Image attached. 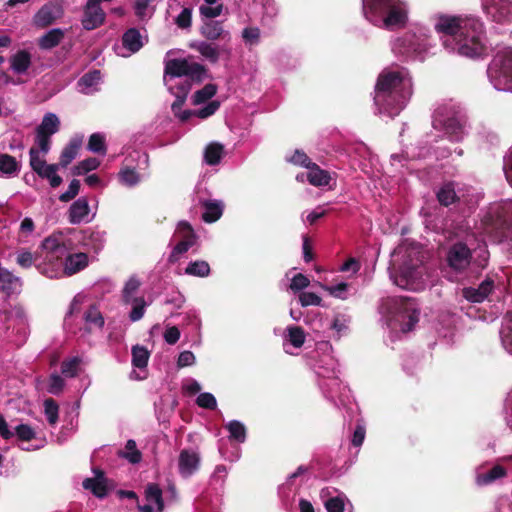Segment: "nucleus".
<instances>
[{"mask_svg":"<svg viewBox=\"0 0 512 512\" xmlns=\"http://www.w3.org/2000/svg\"><path fill=\"white\" fill-rule=\"evenodd\" d=\"M204 74L202 65L187 59H171L165 63L164 83L168 91L175 96L172 103V111L181 122H188L194 117L207 119L215 114L220 107V102L211 100L217 89L213 84H206L192 96V104L205 106L194 110H181L193 82L200 81Z\"/></svg>","mask_w":512,"mask_h":512,"instance_id":"obj_1","label":"nucleus"},{"mask_svg":"<svg viewBox=\"0 0 512 512\" xmlns=\"http://www.w3.org/2000/svg\"><path fill=\"white\" fill-rule=\"evenodd\" d=\"M389 274L393 283L402 289L423 290L429 282V275L422 247L409 240L400 243L391 254Z\"/></svg>","mask_w":512,"mask_h":512,"instance_id":"obj_2","label":"nucleus"},{"mask_svg":"<svg viewBox=\"0 0 512 512\" xmlns=\"http://www.w3.org/2000/svg\"><path fill=\"white\" fill-rule=\"evenodd\" d=\"M77 248L71 239H66L62 234H52L41 242L42 253L40 257L49 262L37 265V270L48 278H56L62 272L66 276H72L84 270L89 264L86 252H72Z\"/></svg>","mask_w":512,"mask_h":512,"instance_id":"obj_3","label":"nucleus"},{"mask_svg":"<svg viewBox=\"0 0 512 512\" xmlns=\"http://www.w3.org/2000/svg\"><path fill=\"white\" fill-rule=\"evenodd\" d=\"M413 93L412 79L404 67L384 69L375 86L374 104L377 112L390 118L397 116Z\"/></svg>","mask_w":512,"mask_h":512,"instance_id":"obj_4","label":"nucleus"},{"mask_svg":"<svg viewBox=\"0 0 512 512\" xmlns=\"http://www.w3.org/2000/svg\"><path fill=\"white\" fill-rule=\"evenodd\" d=\"M485 24L474 14L450 15V46L459 55L479 59L486 55Z\"/></svg>","mask_w":512,"mask_h":512,"instance_id":"obj_5","label":"nucleus"},{"mask_svg":"<svg viewBox=\"0 0 512 512\" xmlns=\"http://www.w3.org/2000/svg\"><path fill=\"white\" fill-rule=\"evenodd\" d=\"M362 12L375 27L395 31L407 24L409 6L405 0H362Z\"/></svg>","mask_w":512,"mask_h":512,"instance_id":"obj_6","label":"nucleus"},{"mask_svg":"<svg viewBox=\"0 0 512 512\" xmlns=\"http://www.w3.org/2000/svg\"><path fill=\"white\" fill-rule=\"evenodd\" d=\"M322 346L329 352L318 356L312 367L317 375L319 388L325 398L339 407L347 403L350 391L341 383L338 377V361L330 353L332 348L328 343Z\"/></svg>","mask_w":512,"mask_h":512,"instance_id":"obj_7","label":"nucleus"},{"mask_svg":"<svg viewBox=\"0 0 512 512\" xmlns=\"http://www.w3.org/2000/svg\"><path fill=\"white\" fill-rule=\"evenodd\" d=\"M381 311L387 318L388 327L402 333L412 331L420 319V308L413 298H386L382 301Z\"/></svg>","mask_w":512,"mask_h":512,"instance_id":"obj_8","label":"nucleus"},{"mask_svg":"<svg viewBox=\"0 0 512 512\" xmlns=\"http://www.w3.org/2000/svg\"><path fill=\"white\" fill-rule=\"evenodd\" d=\"M482 198V193L475 187L450 181V221L456 222V219H452V215H457L459 229L466 231L468 226L464 223L476 210Z\"/></svg>","mask_w":512,"mask_h":512,"instance_id":"obj_9","label":"nucleus"},{"mask_svg":"<svg viewBox=\"0 0 512 512\" xmlns=\"http://www.w3.org/2000/svg\"><path fill=\"white\" fill-rule=\"evenodd\" d=\"M430 49L426 31L422 28L409 30L391 42L393 54L403 60L423 61Z\"/></svg>","mask_w":512,"mask_h":512,"instance_id":"obj_10","label":"nucleus"},{"mask_svg":"<svg viewBox=\"0 0 512 512\" xmlns=\"http://www.w3.org/2000/svg\"><path fill=\"white\" fill-rule=\"evenodd\" d=\"M487 76L496 90L512 93V47L496 50L488 65Z\"/></svg>","mask_w":512,"mask_h":512,"instance_id":"obj_11","label":"nucleus"},{"mask_svg":"<svg viewBox=\"0 0 512 512\" xmlns=\"http://www.w3.org/2000/svg\"><path fill=\"white\" fill-rule=\"evenodd\" d=\"M149 157L146 153L133 151L124 160L118 173L119 182L126 187L138 185L147 175Z\"/></svg>","mask_w":512,"mask_h":512,"instance_id":"obj_12","label":"nucleus"},{"mask_svg":"<svg viewBox=\"0 0 512 512\" xmlns=\"http://www.w3.org/2000/svg\"><path fill=\"white\" fill-rule=\"evenodd\" d=\"M141 282L136 276H131L122 289V302L124 305L131 306L129 319L132 322L143 318L149 303L144 295L140 294Z\"/></svg>","mask_w":512,"mask_h":512,"instance_id":"obj_13","label":"nucleus"},{"mask_svg":"<svg viewBox=\"0 0 512 512\" xmlns=\"http://www.w3.org/2000/svg\"><path fill=\"white\" fill-rule=\"evenodd\" d=\"M483 224L487 233L503 234L504 230L512 226V200L494 204L483 217Z\"/></svg>","mask_w":512,"mask_h":512,"instance_id":"obj_14","label":"nucleus"},{"mask_svg":"<svg viewBox=\"0 0 512 512\" xmlns=\"http://www.w3.org/2000/svg\"><path fill=\"white\" fill-rule=\"evenodd\" d=\"M471 131V122L467 109L460 102L450 99V143H460L468 137Z\"/></svg>","mask_w":512,"mask_h":512,"instance_id":"obj_15","label":"nucleus"},{"mask_svg":"<svg viewBox=\"0 0 512 512\" xmlns=\"http://www.w3.org/2000/svg\"><path fill=\"white\" fill-rule=\"evenodd\" d=\"M479 2L487 21L500 26L512 24V0H479Z\"/></svg>","mask_w":512,"mask_h":512,"instance_id":"obj_16","label":"nucleus"},{"mask_svg":"<svg viewBox=\"0 0 512 512\" xmlns=\"http://www.w3.org/2000/svg\"><path fill=\"white\" fill-rule=\"evenodd\" d=\"M60 119L52 112L46 113L41 123L35 129L36 149L41 151L42 155L48 154L51 148V137L60 129Z\"/></svg>","mask_w":512,"mask_h":512,"instance_id":"obj_17","label":"nucleus"},{"mask_svg":"<svg viewBox=\"0 0 512 512\" xmlns=\"http://www.w3.org/2000/svg\"><path fill=\"white\" fill-rule=\"evenodd\" d=\"M66 239H71V243H73L77 248L84 249L87 254L89 252L98 254L104 248L106 232L88 228L85 230L74 231L71 236L66 237Z\"/></svg>","mask_w":512,"mask_h":512,"instance_id":"obj_18","label":"nucleus"},{"mask_svg":"<svg viewBox=\"0 0 512 512\" xmlns=\"http://www.w3.org/2000/svg\"><path fill=\"white\" fill-rule=\"evenodd\" d=\"M41 151L35 147L29 150L30 166L39 177L47 179L51 187L56 188L62 183V178L57 174L59 169L58 164H48L46 160L41 157Z\"/></svg>","mask_w":512,"mask_h":512,"instance_id":"obj_19","label":"nucleus"},{"mask_svg":"<svg viewBox=\"0 0 512 512\" xmlns=\"http://www.w3.org/2000/svg\"><path fill=\"white\" fill-rule=\"evenodd\" d=\"M176 234L180 236L181 239L173 247L168 257V262L172 264L178 262L182 256L187 253L191 247L194 246L196 241L194 231L188 222H179Z\"/></svg>","mask_w":512,"mask_h":512,"instance_id":"obj_20","label":"nucleus"},{"mask_svg":"<svg viewBox=\"0 0 512 512\" xmlns=\"http://www.w3.org/2000/svg\"><path fill=\"white\" fill-rule=\"evenodd\" d=\"M425 226L435 234L433 240L439 245L440 257H447L448 252L444 246L448 239L446 217L439 213H428L425 218Z\"/></svg>","mask_w":512,"mask_h":512,"instance_id":"obj_21","label":"nucleus"},{"mask_svg":"<svg viewBox=\"0 0 512 512\" xmlns=\"http://www.w3.org/2000/svg\"><path fill=\"white\" fill-rule=\"evenodd\" d=\"M105 19L106 13L101 5L95 0H87L81 17L82 27L87 31L97 29L104 24Z\"/></svg>","mask_w":512,"mask_h":512,"instance_id":"obj_22","label":"nucleus"},{"mask_svg":"<svg viewBox=\"0 0 512 512\" xmlns=\"http://www.w3.org/2000/svg\"><path fill=\"white\" fill-rule=\"evenodd\" d=\"M63 14V7L59 3L48 2L36 12L33 23L36 27L45 28L60 19Z\"/></svg>","mask_w":512,"mask_h":512,"instance_id":"obj_23","label":"nucleus"},{"mask_svg":"<svg viewBox=\"0 0 512 512\" xmlns=\"http://www.w3.org/2000/svg\"><path fill=\"white\" fill-rule=\"evenodd\" d=\"M190 47L210 63H217L220 59L221 55H226L227 57L231 54V49L226 45H216L207 41H195L190 44Z\"/></svg>","mask_w":512,"mask_h":512,"instance_id":"obj_24","label":"nucleus"},{"mask_svg":"<svg viewBox=\"0 0 512 512\" xmlns=\"http://www.w3.org/2000/svg\"><path fill=\"white\" fill-rule=\"evenodd\" d=\"M200 466V455L196 450L184 449L178 458V469L182 477L188 478L193 475Z\"/></svg>","mask_w":512,"mask_h":512,"instance_id":"obj_25","label":"nucleus"},{"mask_svg":"<svg viewBox=\"0 0 512 512\" xmlns=\"http://www.w3.org/2000/svg\"><path fill=\"white\" fill-rule=\"evenodd\" d=\"M471 262V249L466 243L457 242L450 246V269L463 270Z\"/></svg>","mask_w":512,"mask_h":512,"instance_id":"obj_26","label":"nucleus"},{"mask_svg":"<svg viewBox=\"0 0 512 512\" xmlns=\"http://www.w3.org/2000/svg\"><path fill=\"white\" fill-rule=\"evenodd\" d=\"M201 35L210 41L231 40V33L224 28L223 22L218 20H205L200 28Z\"/></svg>","mask_w":512,"mask_h":512,"instance_id":"obj_27","label":"nucleus"},{"mask_svg":"<svg viewBox=\"0 0 512 512\" xmlns=\"http://www.w3.org/2000/svg\"><path fill=\"white\" fill-rule=\"evenodd\" d=\"M94 217L90 216V207L86 197H80L72 203L68 211V220L71 224L88 223Z\"/></svg>","mask_w":512,"mask_h":512,"instance_id":"obj_28","label":"nucleus"},{"mask_svg":"<svg viewBox=\"0 0 512 512\" xmlns=\"http://www.w3.org/2000/svg\"><path fill=\"white\" fill-rule=\"evenodd\" d=\"M507 476V470L502 465L496 464L490 470L483 471L482 466L475 470V483L477 486H488Z\"/></svg>","mask_w":512,"mask_h":512,"instance_id":"obj_29","label":"nucleus"},{"mask_svg":"<svg viewBox=\"0 0 512 512\" xmlns=\"http://www.w3.org/2000/svg\"><path fill=\"white\" fill-rule=\"evenodd\" d=\"M494 288V282L491 279H485L477 288L465 287L461 290V296L471 303H481Z\"/></svg>","mask_w":512,"mask_h":512,"instance_id":"obj_30","label":"nucleus"},{"mask_svg":"<svg viewBox=\"0 0 512 512\" xmlns=\"http://www.w3.org/2000/svg\"><path fill=\"white\" fill-rule=\"evenodd\" d=\"M147 41L146 36H143L136 28H129L122 36V45L129 53L122 54V56H129L138 52Z\"/></svg>","mask_w":512,"mask_h":512,"instance_id":"obj_31","label":"nucleus"},{"mask_svg":"<svg viewBox=\"0 0 512 512\" xmlns=\"http://www.w3.org/2000/svg\"><path fill=\"white\" fill-rule=\"evenodd\" d=\"M432 128L437 132V137H443L448 133V106L446 103H439L432 113Z\"/></svg>","mask_w":512,"mask_h":512,"instance_id":"obj_32","label":"nucleus"},{"mask_svg":"<svg viewBox=\"0 0 512 512\" xmlns=\"http://www.w3.org/2000/svg\"><path fill=\"white\" fill-rule=\"evenodd\" d=\"M305 339L306 335L301 327L293 325L287 326L283 334V346L285 352L292 354V352L289 351L288 346L290 345L293 348L299 349L303 346Z\"/></svg>","mask_w":512,"mask_h":512,"instance_id":"obj_33","label":"nucleus"},{"mask_svg":"<svg viewBox=\"0 0 512 512\" xmlns=\"http://www.w3.org/2000/svg\"><path fill=\"white\" fill-rule=\"evenodd\" d=\"M22 286V281L11 271L4 268L0 272V293H4L7 297L18 293Z\"/></svg>","mask_w":512,"mask_h":512,"instance_id":"obj_34","label":"nucleus"},{"mask_svg":"<svg viewBox=\"0 0 512 512\" xmlns=\"http://www.w3.org/2000/svg\"><path fill=\"white\" fill-rule=\"evenodd\" d=\"M42 253L41 245L37 250L36 254L33 255L28 249H20L16 252V263L24 269H28L32 267L34 264L37 267L39 264H45L46 267H49V262L44 261L43 257H40Z\"/></svg>","mask_w":512,"mask_h":512,"instance_id":"obj_35","label":"nucleus"},{"mask_svg":"<svg viewBox=\"0 0 512 512\" xmlns=\"http://www.w3.org/2000/svg\"><path fill=\"white\" fill-rule=\"evenodd\" d=\"M95 477L86 478L83 487L90 490L96 497L103 498L107 495L106 479L102 471L94 469Z\"/></svg>","mask_w":512,"mask_h":512,"instance_id":"obj_36","label":"nucleus"},{"mask_svg":"<svg viewBox=\"0 0 512 512\" xmlns=\"http://www.w3.org/2000/svg\"><path fill=\"white\" fill-rule=\"evenodd\" d=\"M101 82V73L99 70H93L84 74L77 82L78 89L81 93L89 95L98 91Z\"/></svg>","mask_w":512,"mask_h":512,"instance_id":"obj_37","label":"nucleus"},{"mask_svg":"<svg viewBox=\"0 0 512 512\" xmlns=\"http://www.w3.org/2000/svg\"><path fill=\"white\" fill-rule=\"evenodd\" d=\"M201 205L204 210L202 218L207 223L217 221L223 214L224 204L221 200H203Z\"/></svg>","mask_w":512,"mask_h":512,"instance_id":"obj_38","label":"nucleus"},{"mask_svg":"<svg viewBox=\"0 0 512 512\" xmlns=\"http://www.w3.org/2000/svg\"><path fill=\"white\" fill-rule=\"evenodd\" d=\"M510 289L512 292V282ZM499 334L503 348L512 355V311L507 312L503 317Z\"/></svg>","mask_w":512,"mask_h":512,"instance_id":"obj_39","label":"nucleus"},{"mask_svg":"<svg viewBox=\"0 0 512 512\" xmlns=\"http://www.w3.org/2000/svg\"><path fill=\"white\" fill-rule=\"evenodd\" d=\"M327 512H353V506L345 494L339 493L324 501Z\"/></svg>","mask_w":512,"mask_h":512,"instance_id":"obj_40","label":"nucleus"},{"mask_svg":"<svg viewBox=\"0 0 512 512\" xmlns=\"http://www.w3.org/2000/svg\"><path fill=\"white\" fill-rule=\"evenodd\" d=\"M82 144V137L75 136L70 139L69 143L63 148L61 155L59 166L65 168L67 167L77 156L78 150Z\"/></svg>","mask_w":512,"mask_h":512,"instance_id":"obj_41","label":"nucleus"},{"mask_svg":"<svg viewBox=\"0 0 512 512\" xmlns=\"http://www.w3.org/2000/svg\"><path fill=\"white\" fill-rule=\"evenodd\" d=\"M307 169V180L311 185L316 187L329 185L331 177L326 170L321 169L315 163H312Z\"/></svg>","mask_w":512,"mask_h":512,"instance_id":"obj_42","label":"nucleus"},{"mask_svg":"<svg viewBox=\"0 0 512 512\" xmlns=\"http://www.w3.org/2000/svg\"><path fill=\"white\" fill-rule=\"evenodd\" d=\"M152 2L153 0H134L133 10L139 22L145 23L154 15L155 7Z\"/></svg>","mask_w":512,"mask_h":512,"instance_id":"obj_43","label":"nucleus"},{"mask_svg":"<svg viewBox=\"0 0 512 512\" xmlns=\"http://www.w3.org/2000/svg\"><path fill=\"white\" fill-rule=\"evenodd\" d=\"M31 65V55L25 50L18 51L10 59V66L14 73L24 74Z\"/></svg>","mask_w":512,"mask_h":512,"instance_id":"obj_44","label":"nucleus"},{"mask_svg":"<svg viewBox=\"0 0 512 512\" xmlns=\"http://www.w3.org/2000/svg\"><path fill=\"white\" fill-rule=\"evenodd\" d=\"M20 168V162L15 157L0 153V176H16L20 172Z\"/></svg>","mask_w":512,"mask_h":512,"instance_id":"obj_45","label":"nucleus"},{"mask_svg":"<svg viewBox=\"0 0 512 512\" xmlns=\"http://www.w3.org/2000/svg\"><path fill=\"white\" fill-rule=\"evenodd\" d=\"M223 156L224 146L218 142H211L204 150V161L211 166L219 164Z\"/></svg>","mask_w":512,"mask_h":512,"instance_id":"obj_46","label":"nucleus"},{"mask_svg":"<svg viewBox=\"0 0 512 512\" xmlns=\"http://www.w3.org/2000/svg\"><path fill=\"white\" fill-rule=\"evenodd\" d=\"M64 37V31L60 28H53L39 39V46L48 50L56 47Z\"/></svg>","mask_w":512,"mask_h":512,"instance_id":"obj_47","label":"nucleus"},{"mask_svg":"<svg viewBox=\"0 0 512 512\" xmlns=\"http://www.w3.org/2000/svg\"><path fill=\"white\" fill-rule=\"evenodd\" d=\"M145 498L148 503L155 505V509L158 512H162L164 509V502L162 498V490L157 484L150 483L145 489Z\"/></svg>","mask_w":512,"mask_h":512,"instance_id":"obj_48","label":"nucleus"},{"mask_svg":"<svg viewBox=\"0 0 512 512\" xmlns=\"http://www.w3.org/2000/svg\"><path fill=\"white\" fill-rule=\"evenodd\" d=\"M210 271L208 262L204 260H195L187 264L184 273L189 276L204 278L209 276Z\"/></svg>","mask_w":512,"mask_h":512,"instance_id":"obj_49","label":"nucleus"},{"mask_svg":"<svg viewBox=\"0 0 512 512\" xmlns=\"http://www.w3.org/2000/svg\"><path fill=\"white\" fill-rule=\"evenodd\" d=\"M225 428L229 432V438L237 443H244L246 441V427L238 420L229 421Z\"/></svg>","mask_w":512,"mask_h":512,"instance_id":"obj_50","label":"nucleus"},{"mask_svg":"<svg viewBox=\"0 0 512 512\" xmlns=\"http://www.w3.org/2000/svg\"><path fill=\"white\" fill-rule=\"evenodd\" d=\"M85 323L88 325L89 329H102L104 326V318L99 311V309L95 306H90L85 312L83 316Z\"/></svg>","mask_w":512,"mask_h":512,"instance_id":"obj_51","label":"nucleus"},{"mask_svg":"<svg viewBox=\"0 0 512 512\" xmlns=\"http://www.w3.org/2000/svg\"><path fill=\"white\" fill-rule=\"evenodd\" d=\"M350 319L342 314L334 317L330 324V329L334 332L333 337L339 340L342 336L347 335L349 330Z\"/></svg>","mask_w":512,"mask_h":512,"instance_id":"obj_52","label":"nucleus"},{"mask_svg":"<svg viewBox=\"0 0 512 512\" xmlns=\"http://www.w3.org/2000/svg\"><path fill=\"white\" fill-rule=\"evenodd\" d=\"M149 351L140 345H135L132 347V365L135 368L143 370L147 367L149 360Z\"/></svg>","mask_w":512,"mask_h":512,"instance_id":"obj_53","label":"nucleus"},{"mask_svg":"<svg viewBox=\"0 0 512 512\" xmlns=\"http://www.w3.org/2000/svg\"><path fill=\"white\" fill-rule=\"evenodd\" d=\"M241 37L246 46H257L261 40V31L256 26H247L242 30Z\"/></svg>","mask_w":512,"mask_h":512,"instance_id":"obj_54","label":"nucleus"},{"mask_svg":"<svg viewBox=\"0 0 512 512\" xmlns=\"http://www.w3.org/2000/svg\"><path fill=\"white\" fill-rule=\"evenodd\" d=\"M44 414L51 426H54L58 422L59 406L54 399L48 398L44 401Z\"/></svg>","mask_w":512,"mask_h":512,"instance_id":"obj_55","label":"nucleus"},{"mask_svg":"<svg viewBox=\"0 0 512 512\" xmlns=\"http://www.w3.org/2000/svg\"><path fill=\"white\" fill-rule=\"evenodd\" d=\"M81 359L77 356L66 359L62 362L61 373L68 378L75 377L78 374Z\"/></svg>","mask_w":512,"mask_h":512,"instance_id":"obj_56","label":"nucleus"},{"mask_svg":"<svg viewBox=\"0 0 512 512\" xmlns=\"http://www.w3.org/2000/svg\"><path fill=\"white\" fill-rule=\"evenodd\" d=\"M88 150L93 153L105 154L106 153V145H105V137L100 133H94L90 136L88 146Z\"/></svg>","mask_w":512,"mask_h":512,"instance_id":"obj_57","label":"nucleus"},{"mask_svg":"<svg viewBox=\"0 0 512 512\" xmlns=\"http://www.w3.org/2000/svg\"><path fill=\"white\" fill-rule=\"evenodd\" d=\"M331 296L345 300L348 298L349 285L345 282H340L335 285H321Z\"/></svg>","mask_w":512,"mask_h":512,"instance_id":"obj_58","label":"nucleus"},{"mask_svg":"<svg viewBox=\"0 0 512 512\" xmlns=\"http://www.w3.org/2000/svg\"><path fill=\"white\" fill-rule=\"evenodd\" d=\"M99 165H100L99 159H97L95 157H90V158H87V159L79 162L74 168V173L76 175L86 174L90 171L97 169L99 167Z\"/></svg>","mask_w":512,"mask_h":512,"instance_id":"obj_59","label":"nucleus"},{"mask_svg":"<svg viewBox=\"0 0 512 512\" xmlns=\"http://www.w3.org/2000/svg\"><path fill=\"white\" fill-rule=\"evenodd\" d=\"M121 456L132 464H136L141 461V453L137 450L136 442L134 440L127 441L125 451L121 453Z\"/></svg>","mask_w":512,"mask_h":512,"instance_id":"obj_60","label":"nucleus"},{"mask_svg":"<svg viewBox=\"0 0 512 512\" xmlns=\"http://www.w3.org/2000/svg\"><path fill=\"white\" fill-rule=\"evenodd\" d=\"M24 135L20 131H14L11 132L6 136V139L8 141L7 146H4V148H8L10 151H17V150H23L24 149V141H23Z\"/></svg>","mask_w":512,"mask_h":512,"instance_id":"obj_61","label":"nucleus"},{"mask_svg":"<svg viewBox=\"0 0 512 512\" xmlns=\"http://www.w3.org/2000/svg\"><path fill=\"white\" fill-rule=\"evenodd\" d=\"M14 435L21 441H31L37 439L36 431L27 424H20L15 427Z\"/></svg>","mask_w":512,"mask_h":512,"instance_id":"obj_62","label":"nucleus"},{"mask_svg":"<svg viewBox=\"0 0 512 512\" xmlns=\"http://www.w3.org/2000/svg\"><path fill=\"white\" fill-rule=\"evenodd\" d=\"M196 404L201 408L209 410H214L217 407L216 398L209 392L200 393L196 399Z\"/></svg>","mask_w":512,"mask_h":512,"instance_id":"obj_63","label":"nucleus"},{"mask_svg":"<svg viewBox=\"0 0 512 512\" xmlns=\"http://www.w3.org/2000/svg\"><path fill=\"white\" fill-rule=\"evenodd\" d=\"M65 386L64 379L54 373L49 377L47 391L53 395H59Z\"/></svg>","mask_w":512,"mask_h":512,"instance_id":"obj_64","label":"nucleus"}]
</instances>
